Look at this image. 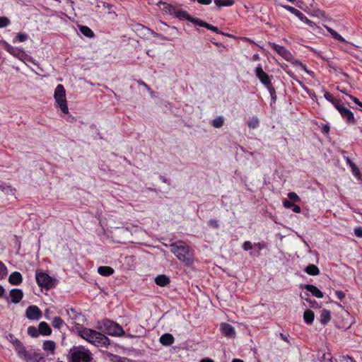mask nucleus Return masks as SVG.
<instances>
[{"label": "nucleus", "instance_id": "f704fd0d", "mask_svg": "<svg viewBox=\"0 0 362 362\" xmlns=\"http://www.w3.org/2000/svg\"><path fill=\"white\" fill-rule=\"evenodd\" d=\"M214 4L218 6H231L235 4L234 0H214Z\"/></svg>", "mask_w": 362, "mask_h": 362}, {"label": "nucleus", "instance_id": "ddd939ff", "mask_svg": "<svg viewBox=\"0 0 362 362\" xmlns=\"http://www.w3.org/2000/svg\"><path fill=\"white\" fill-rule=\"evenodd\" d=\"M25 316L30 320H38L42 317V312L37 305H30L25 310Z\"/></svg>", "mask_w": 362, "mask_h": 362}, {"label": "nucleus", "instance_id": "bf43d9fd", "mask_svg": "<svg viewBox=\"0 0 362 362\" xmlns=\"http://www.w3.org/2000/svg\"><path fill=\"white\" fill-rule=\"evenodd\" d=\"M279 336H280L281 339H282L284 341H286L287 343H289V341H288L287 335H286V334H284L283 333H280Z\"/></svg>", "mask_w": 362, "mask_h": 362}, {"label": "nucleus", "instance_id": "0eeeda50", "mask_svg": "<svg viewBox=\"0 0 362 362\" xmlns=\"http://www.w3.org/2000/svg\"><path fill=\"white\" fill-rule=\"evenodd\" d=\"M54 98L57 106L60 108L64 114H68L69 108L66 100V91L63 85L59 84L57 86L54 90Z\"/></svg>", "mask_w": 362, "mask_h": 362}, {"label": "nucleus", "instance_id": "a878e982", "mask_svg": "<svg viewBox=\"0 0 362 362\" xmlns=\"http://www.w3.org/2000/svg\"><path fill=\"white\" fill-rule=\"evenodd\" d=\"M314 318L315 315L313 311H312L311 310H306L304 312L303 320L306 324L311 325L314 321Z\"/></svg>", "mask_w": 362, "mask_h": 362}, {"label": "nucleus", "instance_id": "393cba45", "mask_svg": "<svg viewBox=\"0 0 362 362\" xmlns=\"http://www.w3.org/2000/svg\"><path fill=\"white\" fill-rule=\"evenodd\" d=\"M114 272L115 271L112 267L107 266H101L98 268V274L103 276H110L114 273Z\"/></svg>", "mask_w": 362, "mask_h": 362}, {"label": "nucleus", "instance_id": "4d7b16f0", "mask_svg": "<svg viewBox=\"0 0 362 362\" xmlns=\"http://www.w3.org/2000/svg\"><path fill=\"white\" fill-rule=\"evenodd\" d=\"M292 209L294 213L299 214L301 212V209L298 205L293 204Z\"/></svg>", "mask_w": 362, "mask_h": 362}, {"label": "nucleus", "instance_id": "4468645a", "mask_svg": "<svg viewBox=\"0 0 362 362\" xmlns=\"http://www.w3.org/2000/svg\"><path fill=\"white\" fill-rule=\"evenodd\" d=\"M23 297V291L20 288H13L9 292V296L6 297L8 301V298H10V302L13 303H18Z\"/></svg>", "mask_w": 362, "mask_h": 362}, {"label": "nucleus", "instance_id": "9d476101", "mask_svg": "<svg viewBox=\"0 0 362 362\" xmlns=\"http://www.w3.org/2000/svg\"><path fill=\"white\" fill-rule=\"evenodd\" d=\"M106 332L111 336H122L124 334L123 328L118 324L110 321L106 320L104 322Z\"/></svg>", "mask_w": 362, "mask_h": 362}, {"label": "nucleus", "instance_id": "72a5a7b5", "mask_svg": "<svg viewBox=\"0 0 362 362\" xmlns=\"http://www.w3.org/2000/svg\"><path fill=\"white\" fill-rule=\"evenodd\" d=\"M6 337L13 344L15 350L22 344V342L12 334H7Z\"/></svg>", "mask_w": 362, "mask_h": 362}, {"label": "nucleus", "instance_id": "e433bc0d", "mask_svg": "<svg viewBox=\"0 0 362 362\" xmlns=\"http://www.w3.org/2000/svg\"><path fill=\"white\" fill-rule=\"evenodd\" d=\"M28 37V35L25 33H18L17 35L13 38V42H22L25 41Z\"/></svg>", "mask_w": 362, "mask_h": 362}, {"label": "nucleus", "instance_id": "b1692460", "mask_svg": "<svg viewBox=\"0 0 362 362\" xmlns=\"http://www.w3.org/2000/svg\"><path fill=\"white\" fill-rule=\"evenodd\" d=\"M160 342L163 345L170 346L174 342V338L172 334L166 333L163 334L160 337Z\"/></svg>", "mask_w": 362, "mask_h": 362}, {"label": "nucleus", "instance_id": "e2e57ef3", "mask_svg": "<svg viewBox=\"0 0 362 362\" xmlns=\"http://www.w3.org/2000/svg\"><path fill=\"white\" fill-rule=\"evenodd\" d=\"M200 362H214V361L209 358H205L201 360Z\"/></svg>", "mask_w": 362, "mask_h": 362}, {"label": "nucleus", "instance_id": "ea45409f", "mask_svg": "<svg viewBox=\"0 0 362 362\" xmlns=\"http://www.w3.org/2000/svg\"><path fill=\"white\" fill-rule=\"evenodd\" d=\"M189 18L190 19L189 20V21L192 22L194 25H197L200 27L206 28L207 23L203 21L202 20H201L199 18H193L192 16H190Z\"/></svg>", "mask_w": 362, "mask_h": 362}, {"label": "nucleus", "instance_id": "de8ad7c7", "mask_svg": "<svg viewBox=\"0 0 362 362\" xmlns=\"http://www.w3.org/2000/svg\"><path fill=\"white\" fill-rule=\"evenodd\" d=\"M349 98L357 105L362 107V103L356 97H354L351 95H349Z\"/></svg>", "mask_w": 362, "mask_h": 362}, {"label": "nucleus", "instance_id": "13d9d810", "mask_svg": "<svg viewBox=\"0 0 362 362\" xmlns=\"http://www.w3.org/2000/svg\"><path fill=\"white\" fill-rule=\"evenodd\" d=\"M345 362H356V361L349 356H345L343 357Z\"/></svg>", "mask_w": 362, "mask_h": 362}, {"label": "nucleus", "instance_id": "0e129e2a", "mask_svg": "<svg viewBox=\"0 0 362 362\" xmlns=\"http://www.w3.org/2000/svg\"><path fill=\"white\" fill-rule=\"evenodd\" d=\"M5 292V289L3 286H0V297L3 296L4 293Z\"/></svg>", "mask_w": 362, "mask_h": 362}, {"label": "nucleus", "instance_id": "dca6fc26", "mask_svg": "<svg viewBox=\"0 0 362 362\" xmlns=\"http://www.w3.org/2000/svg\"><path fill=\"white\" fill-rule=\"evenodd\" d=\"M136 30L139 33H144V35H146L145 32H146L147 33H150L152 35H153L154 37H159L161 40H167V38L165 37H164L163 35H162L161 34L156 33L153 30H151L143 25H141V24H138L136 26Z\"/></svg>", "mask_w": 362, "mask_h": 362}, {"label": "nucleus", "instance_id": "20e7f679", "mask_svg": "<svg viewBox=\"0 0 362 362\" xmlns=\"http://www.w3.org/2000/svg\"><path fill=\"white\" fill-rule=\"evenodd\" d=\"M5 49L11 55L16 57L25 64L28 62L37 64L36 61L30 55H28L23 49L15 47L9 45L7 42H4Z\"/></svg>", "mask_w": 362, "mask_h": 362}, {"label": "nucleus", "instance_id": "603ef678", "mask_svg": "<svg viewBox=\"0 0 362 362\" xmlns=\"http://www.w3.org/2000/svg\"><path fill=\"white\" fill-rule=\"evenodd\" d=\"M335 296L339 300H342L345 297V293L341 291H335Z\"/></svg>", "mask_w": 362, "mask_h": 362}, {"label": "nucleus", "instance_id": "6e6d98bb", "mask_svg": "<svg viewBox=\"0 0 362 362\" xmlns=\"http://www.w3.org/2000/svg\"><path fill=\"white\" fill-rule=\"evenodd\" d=\"M137 83L140 86H144L147 90L150 91V90H151L150 87L145 82H144L142 80L137 81Z\"/></svg>", "mask_w": 362, "mask_h": 362}, {"label": "nucleus", "instance_id": "49530a36", "mask_svg": "<svg viewBox=\"0 0 362 362\" xmlns=\"http://www.w3.org/2000/svg\"><path fill=\"white\" fill-rule=\"evenodd\" d=\"M293 204H294L293 202H291V201H288L287 199H284L283 201V206L286 209H291V208H292Z\"/></svg>", "mask_w": 362, "mask_h": 362}, {"label": "nucleus", "instance_id": "5fc2aeb1", "mask_svg": "<svg viewBox=\"0 0 362 362\" xmlns=\"http://www.w3.org/2000/svg\"><path fill=\"white\" fill-rule=\"evenodd\" d=\"M354 234L358 237L362 238V228L361 227H357L354 229Z\"/></svg>", "mask_w": 362, "mask_h": 362}, {"label": "nucleus", "instance_id": "9b49d317", "mask_svg": "<svg viewBox=\"0 0 362 362\" xmlns=\"http://www.w3.org/2000/svg\"><path fill=\"white\" fill-rule=\"evenodd\" d=\"M285 9L295 15L296 17H298L302 22L305 23L310 27L315 28H317V25L310 19H308L301 11L298 10L297 8L291 6H282Z\"/></svg>", "mask_w": 362, "mask_h": 362}, {"label": "nucleus", "instance_id": "338daca9", "mask_svg": "<svg viewBox=\"0 0 362 362\" xmlns=\"http://www.w3.org/2000/svg\"><path fill=\"white\" fill-rule=\"evenodd\" d=\"M146 54L148 55L149 57H154V55L151 54V50H147L146 51Z\"/></svg>", "mask_w": 362, "mask_h": 362}, {"label": "nucleus", "instance_id": "f3484780", "mask_svg": "<svg viewBox=\"0 0 362 362\" xmlns=\"http://www.w3.org/2000/svg\"><path fill=\"white\" fill-rule=\"evenodd\" d=\"M158 5L160 6V9L167 14L173 15L175 12V9L177 6H174L171 4L163 1H159Z\"/></svg>", "mask_w": 362, "mask_h": 362}, {"label": "nucleus", "instance_id": "473e14b6", "mask_svg": "<svg viewBox=\"0 0 362 362\" xmlns=\"http://www.w3.org/2000/svg\"><path fill=\"white\" fill-rule=\"evenodd\" d=\"M259 125V120L257 116L250 117L247 121V126L250 129H255Z\"/></svg>", "mask_w": 362, "mask_h": 362}, {"label": "nucleus", "instance_id": "a211bd4d", "mask_svg": "<svg viewBox=\"0 0 362 362\" xmlns=\"http://www.w3.org/2000/svg\"><path fill=\"white\" fill-rule=\"evenodd\" d=\"M23 276L18 272L11 273L8 277V281L12 285H19L22 283Z\"/></svg>", "mask_w": 362, "mask_h": 362}, {"label": "nucleus", "instance_id": "3c124183", "mask_svg": "<svg viewBox=\"0 0 362 362\" xmlns=\"http://www.w3.org/2000/svg\"><path fill=\"white\" fill-rule=\"evenodd\" d=\"M206 28L209 30L214 31V32H215L216 33H219L218 29L217 27L214 26V25H211V24H209L208 23L206 24Z\"/></svg>", "mask_w": 362, "mask_h": 362}, {"label": "nucleus", "instance_id": "5701e85b", "mask_svg": "<svg viewBox=\"0 0 362 362\" xmlns=\"http://www.w3.org/2000/svg\"><path fill=\"white\" fill-rule=\"evenodd\" d=\"M39 332L43 336H49L52 333L51 328L48 325V324L45 322H41L39 324Z\"/></svg>", "mask_w": 362, "mask_h": 362}, {"label": "nucleus", "instance_id": "6e6552de", "mask_svg": "<svg viewBox=\"0 0 362 362\" xmlns=\"http://www.w3.org/2000/svg\"><path fill=\"white\" fill-rule=\"evenodd\" d=\"M255 73L257 78L259 81L267 88L272 96L275 93V90L272 86V76H269L265 71H264L262 66L259 64L255 69Z\"/></svg>", "mask_w": 362, "mask_h": 362}, {"label": "nucleus", "instance_id": "09e8293b", "mask_svg": "<svg viewBox=\"0 0 362 362\" xmlns=\"http://www.w3.org/2000/svg\"><path fill=\"white\" fill-rule=\"evenodd\" d=\"M209 226L214 228H218L219 224L218 222L215 219H211L209 221Z\"/></svg>", "mask_w": 362, "mask_h": 362}, {"label": "nucleus", "instance_id": "cd10ccee", "mask_svg": "<svg viewBox=\"0 0 362 362\" xmlns=\"http://www.w3.org/2000/svg\"><path fill=\"white\" fill-rule=\"evenodd\" d=\"M254 251L250 252V256H256L258 257L259 255L260 251L266 247L264 243H254Z\"/></svg>", "mask_w": 362, "mask_h": 362}, {"label": "nucleus", "instance_id": "774afa93", "mask_svg": "<svg viewBox=\"0 0 362 362\" xmlns=\"http://www.w3.org/2000/svg\"><path fill=\"white\" fill-rule=\"evenodd\" d=\"M232 362H243V360L235 358L232 361Z\"/></svg>", "mask_w": 362, "mask_h": 362}, {"label": "nucleus", "instance_id": "052dcab7", "mask_svg": "<svg viewBox=\"0 0 362 362\" xmlns=\"http://www.w3.org/2000/svg\"><path fill=\"white\" fill-rule=\"evenodd\" d=\"M344 159H345V160H346V164H347L349 166H351V163H354L351 161V160L349 157L345 156H344Z\"/></svg>", "mask_w": 362, "mask_h": 362}, {"label": "nucleus", "instance_id": "864d4df0", "mask_svg": "<svg viewBox=\"0 0 362 362\" xmlns=\"http://www.w3.org/2000/svg\"><path fill=\"white\" fill-rule=\"evenodd\" d=\"M192 1H197L202 5H209L211 4L212 0H191Z\"/></svg>", "mask_w": 362, "mask_h": 362}, {"label": "nucleus", "instance_id": "f03ea898", "mask_svg": "<svg viewBox=\"0 0 362 362\" xmlns=\"http://www.w3.org/2000/svg\"><path fill=\"white\" fill-rule=\"evenodd\" d=\"M170 247L171 252L180 262L185 263L187 266L192 263L189 247L186 243L182 241H179L170 244Z\"/></svg>", "mask_w": 362, "mask_h": 362}, {"label": "nucleus", "instance_id": "c756f323", "mask_svg": "<svg viewBox=\"0 0 362 362\" xmlns=\"http://www.w3.org/2000/svg\"><path fill=\"white\" fill-rule=\"evenodd\" d=\"M331 320L330 311L322 310L320 314V322L322 325H326Z\"/></svg>", "mask_w": 362, "mask_h": 362}, {"label": "nucleus", "instance_id": "2eb2a0df", "mask_svg": "<svg viewBox=\"0 0 362 362\" xmlns=\"http://www.w3.org/2000/svg\"><path fill=\"white\" fill-rule=\"evenodd\" d=\"M220 329L222 334L226 337L234 338L235 337L236 332L235 328L231 325L223 322L220 325Z\"/></svg>", "mask_w": 362, "mask_h": 362}, {"label": "nucleus", "instance_id": "680f3d73", "mask_svg": "<svg viewBox=\"0 0 362 362\" xmlns=\"http://www.w3.org/2000/svg\"><path fill=\"white\" fill-rule=\"evenodd\" d=\"M260 59V57L258 54H255L252 57V61H259Z\"/></svg>", "mask_w": 362, "mask_h": 362}, {"label": "nucleus", "instance_id": "f257e3e1", "mask_svg": "<svg viewBox=\"0 0 362 362\" xmlns=\"http://www.w3.org/2000/svg\"><path fill=\"white\" fill-rule=\"evenodd\" d=\"M77 332L82 339L95 346L106 347L110 344V339L105 335L94 329L80 327L77 329Z\"/></svg>", "mask_w": 362, "mask_h": 362}, {"label": "nucleus", "instance_id": "1a4fd4ad", "mask_svg": "<svg viewBox=\"0 0 362 362\" xmlns=\"http://www.w3.org/2000/svg\"><path fill=\"white\" fill-rule=\"evenodd\" d=\"M269 45L286 61L293 64L296 60L291 52L284 46H281L274 42H269Z\"/></svg>", "mask_w": 362, "mask_h": 362}, {"label": "nucleus", "instance_id": "f8f14e48", "mask_svg": "<svg viewBox=\"0 0 362 362\" xmlns=\"http://www.w3.org/2000/svg\"><path fill=\"white\" fill-rule=\"evenodd\" d=\"M340 113L341 117L348 124H354L356 120L354 113L348 108L341 105L340 104L336 105L335 107Z\"/></svg>", "mask_w": 362, "mask_h": 362}, {"label": "nucleus", "instance_id": "7c9ffc66", "mask_svg": "<svg viewBox=\"0 0 362 362\" xmlns=\"http://www.w3.org/2000/svg\"><path fill=\"white\" fill-rule=\"evenodd\" d=\"M322 92L324 93V98L329 102H330L334 107L336 105L340 104L339 100H336L333 98L332 95L328 91L325 90L324 88L322 89Z\"/></svg>", "mask_w": 362, "mask_h": 362}, {"label": "nucleus", "instance_id": "412c9836", "mask_svg": "<svg viewBox=\"0 0 362 362\" xmlns=\"http://www.w3.org/2000/svg\"><path fill=\"white\" fill-rule=\"evenodd\" d=\"M42 348L45 351L54 354L56 349V344L52 340H46L43 343Z\"/></svg>", "mask_w": 362, "mask_h": 362}, {"label": "nucleus", "instance_id": "8fccbe9b", "mask_svg": "<svg viewBox=\"0 0 362 362\" xmlns=\"http://www.w3.org/2000/svg\"><path fill=\"white\" fill-rule=\"evenodd\" d=\"M293 64L300 66L303 71H305L306 73L308 71V69H307L306 66L303 64L300 61L296 59L293 62Z\"/></svg>", "mask_w": 362, "mask_h": 362}, {"label": "nucleus", "instance_id": "37998d69", "mask_svg": "<svg viewBox=\"0 0 362 362\" xmlns=\"http://www.w3.org/2000/svg\"><path fill=\"white\" fill-rule=\"evenodd\" d=\"M288 197L293 202H299L300 201V198L299 196L294 192H291L288 193Z\"/></svg>", "mask_w": 362, "mask_h": 362}, {"label": "nucleus", "instance_id": "2f4dec72", "mask_svg": "<svg viewBox=\"0 0 362 362\" xmlns=\"http://www.w3.org/2000/svg\"><path fill=\"white\" fill-rule=\"evenodd\" d=\"M305 272L311 276H317L320 274V269L315 264H309L305 269Z\"/></svg>", "mask_w": 362, "mask_h": 362}, {"label": "nucleus", "instance_id": "c85d7f7f", "mask_svg": "<svg viewBox=\"0 0 362 362\" xmlns=\"http://www.w3.org/2000/svg\"><path fill=\"white\" fill-rule=\"evenodd\" d=\"M78 29L82 35L88 38H92L94 37V33L93 30L85 25H79Z\"/></svg>", "mask_w": 362, "mask_h": 362}, {"label": "nucleus", "instance_id": "69168bd1", "mask_svg": "<svg viewBox=\"0 0 362 362\" xmlns=\"http://www.w3.org/2000/svg\"><path fill=\"white\" fill-rule=\"evenodd\" d=\"M337 89L339 90L341 93L346 94L347 96H349V94L346 93V91L343 89H340L339 87H337Z\"/></svg>", "mask_w": 362, "mask_h": 362}, {"label": "nucleus", "instance_id": "423d86ee", "mask_svg": "<svg viewBox=\"0 0 362 362\" xmlns=\"http://www.w3.org/2000/svg\"><path fill=\"white\" fill-rule=\"evenodd\" d=\"M71 362H90L91 353L83 346L74 347L70 351Z\"/></svg>", "mask_w": 362, "mask_h": 362}, {"label": "nucleus", "instance_id": "79ce46f5", "mask_svg": "<svg viewBox=\"0 0 362 362\" xmlns=\"http://www.w3.org/2000/svg\"><path fill=\"white\" fill-rule=\"evenodd\" d=\"M10 20L6 16L0 17V28H4L10 25Z\"/></svg>", "mask_w": 362, "mask_h": 362}, {"label": "nucleus", "instance_id": "7ed1b4c3", "mask_svg": "<svg viewBox=\"0 0 362 362\" xmlns=\"http://www.w3.org/2000/svg\"><path fill=\"white\" fill-rule=\"evenodd\" d=\"M20 358L25 362H45V357L37 350H27L23 343L15 350Z\"/></svg>", "mask_w": 362, "mask_h": 362}, {"label": "nucleus", "instance_id": "c03bdc74", "mask_svg": "<svg viewBox=\"0 0 362 362\" xmlns=\"http://www.w3.org/2000/svg\"><path fill=\"white\" fill-rule=\"evenodd\" d=\"M349 168H351V170L353 173V175L358 177L360 176V170L358 168V167L356 165L355 163H351V166H349Z\"/></svg>", "mask_w": 362, "mask_h": 362}, {"label": "nucleus", "instance_id": "39448f33", "mask_svg": "<svg viewBox=\"0 0 362 362\" xmlns=\"http://www.w3.org/2000/svg\"><path fill=\"white\" fill-rule=\"evenodd\" d=\"M35 280L40 287L46 290L54 288L57 282V279L39 269L35 272Z\"/></svg>", "mask_w": 362, "mask_h": 362}, {"label": "nucleus", "instance_id": "a19ab883", "mask_svg": "<svg viewBox=\"0 0 362 362\" xmlns=\"http://www.w3.org/2000/svg\"><path fill=\"white\" fill-rule=\"evenodd\" d=\"M7 267L1 261H0V280L4 279L7 276Z\"/></svg>", "mask_w": 362, "mask_h": 362}, {"label": "nucleus", "instance_id": "bb28decb", "mask_svg": "<svg viewBox=\"0 0 362 362\" xmlns=\"http://www.w3.org/2000/svg\"><path fill=\"white\" fill-rule=\"evenodd\" d=\"M325 28L330 33L331 36L334 39H335L341 42H344V43L347 42L346 40L341 35H339L337 32H336L332 28H331L328 26H325Z\"/></svg>", "mask_w": 362, "mask_h": 362}, {"label": "nucleus", "instance_id": "58836bf2", "mask_svg": "<svg viewBox=\"0 0 362 362\" xmlns=\"http://www.w3.org/2000/svg\"><path fill=\"white\" fill-rule=\"evenodd\" d=\"M28 334L32 337H37L40 334L39 329L34 326H30L28 328Z\"/></svg>", "mask_w": 362, "mask_h": 362}, {"label": "nucleus", "instance_id": "a18cd8bd", "mask_svg": "<svg viewBox=\"0 0 362 362\" xmlns=\"http://www.w3.org/2000/svg\"><path fill=\"white\" fill-rule=\"evenodd\" d=\"M254 244H252L250 241H245L243 245V249L245 251H248L254 248Z\"/></svg>", "mask_w": 362, "mask_h": 362}, {"label": "nucleus", "instance_id": "6ab92c4d", "mask_svg": "<svg viewBox=\"0 0 362 362\" xmlns=\"http://www.w3.org/2000/svg\"><path fill=\"white\" fill-rule=\"evenodd\" d=\"M305 288L308 291L311 293L313 296L317 298H322L324 296L323 293L314 285L307 284L305 286Z\"/></svg>", "mask_w": 362, "mask_h": 362}, {"label": "nucleus", "instance_id": "aec40b11", "mask_svg": "<svg viewBox=\"0 0 362 362\" xmlns=\"http://www.w3.org/2000/svg\"><path fill=\"white\" fill-rule=\"evenodd\" d=\"M155 283L161 287L166 286L170 283V278L165 274L158 275L155 278Z\"/></svg>", "mask_w": 362, "mask_h": 362}, {"label": "nucleus", "instance_id": "c9c22d12", "mask_svg": "<svg viewBox=\"0 0 362 362\" xmlns=\"http://www.w3.org/2000/svg\"><path fill=\"white\" fill-rule=\"evenodd\" d=\"M52 326L56 329H60L63 325L64 322L60 317H54L52 322Z\"/></svg>", "mask_w": 362, "mask_h": 362}, {"label": "nucleus", "instance_id": "4be33fe9", "mask_svg": "<svg viewBox=\"0 0 362 362\" xmlns=\"http://www.w3.org/2000/svg\"><path fill=\"white\" fill-rule=\"evenodd\" d=\"M175 11V12L174 13L173 15L178 19L182 21H189L190 19L189 18L191 16L186 11H184L182 8L177 7Z\"/></svg>", "mask_w": 362, "mask_h": 362}, {"label": "nucleus", "instance_id": "4c0bfd02", "mask_svg": "<svg viewBox=\"0 0 362 362\" xmlns=\"http://www.w3.org/2000/svg\"><path fill=\"white\" fill-rule=\"evenodd\" d=\"M224 119L222 116H219L212 121L213 127L220 128L223 125Z\"/></svg>", "mask_w": 362, "mask_h": 362}]
</instances>
